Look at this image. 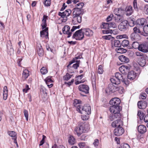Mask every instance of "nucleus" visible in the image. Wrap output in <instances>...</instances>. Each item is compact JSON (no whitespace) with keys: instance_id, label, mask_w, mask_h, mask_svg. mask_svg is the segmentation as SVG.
Returning <instances> with one entry per match:
<instances>
[{"instance_id":"f257e3e1","label":"nucleus","mask_w":148,"mask_h":148,"mask_svg":"<svg viewBox=\"0 0 148 148\" xmlns=\"http://www.w3.org/2000/svg\"><path fill=\"white\" fill-rule=\"evenodd\" d=\"M121 100L118 98H114L112 99L110 101V104L112 105L110 107L109 110L111 112L120 111L121 110V107L119 106L121 103Z\"/></svg>"},{"instance_id":"f03ea898","label":"nucleus","mask_w":148,"mask_h":148,"mask_svg":"<svg viewBox=\"0 0 148 148\" xmlns=\"http://www.w3.org/2000/svg\"><path fill=\"white\" fill-rule=\"evenodd\" d=\"M88 125L80 123L75 128V132L78 136H79L84 132H87L89 129Z\"/></svg>"},{"instance_id":"7ed1b4c3","label":"nucleus","mask_w":148,"mask_h":148,"mask_svg":"<svg viewBox=\"0 0 148 148\" xmlns=\"http://www.w3.org/2000/svg\"><path fill=\"white\" fill-rule=\"evenodd\" d=\"M91 107L89 105H85L82 107L81 105H79L77 106L76 110L81 114L89 115L91 114Z\"/></svg>"},{"instance_id":"20e7f679","label":"nucleus","mask_w":148,"mask_h":148,"mask_svg":"<svg viewBox=\"0 0 148 148\" xmlns=\"http://www.w3.org/2000/svg\"><path fill=\"white\" fill-rule=\"evenodd\" d=\"M124 76L119 72L115 73V76H113L110 79L111 82L113 84L116 85H118L120 84L121 81H124Z\"/></svg>"},{"instance_id":"39448f33","label":"nucleus","mask_w":148,"mask_h":148,"mask_svg":"<svg viewBox=\"0 0 148 148\" xmlns=\"http://www.w3.org/2000/svg\"><path fill=\"white\" fill-rule=\"evenodd\" d=\"M111 112V110H109L111 113L109 115V119L112 121L115 119H120L121 117V113L120 112V111H115Z\"/></svg>"},{"instance_id":"423d86ee","label":"nucleus","mask_w":148,"mask_h":148,"mask_svg":"<svg viewBox=\"0 0 148 148\" xmlns=\"http://www.w3.org/2000/svg\"><path fill=\"white\" fill-rule=\"evenodd\" d=\"M84 38V33L82 29L76 31L73 34L72 38L77 40H82Z\"/></svg>"},{"instance_id":"0eeeda50","label":"nucleus","mask_w":148,"mask_h":148,"mask_svg":"<svg viewBox=\"0 0 148 148\" xmlns=\"http://www.w3.org/2000/svg\"><path fill=\"white\" fill-rule=\"evenodd\" d=\"M119 29L121 31H125L129 28L128 21L126 20L122 21L118 26Z\"/></svg>"},{"instance_id":"6e6552de","label":"nucleus","mask_w":148,"mask_h":148,"mask_svg":"<svg viewBox=\"0 0 148 148\" xmlns=\"http://www.w3.org/2000/svg\"><path fill=\"white\" fill-rule=\"evenodd\" d=\"M79 90L85 94H87L89 93V88L88 86L84 84L80 85L78 88Z\"/></svg>"},{"instance_id":"1a4fd4ad","label":"nucleus","mask_w":148,"mask_h":148,"mask_svg":"<svg viewBox=\"0 0 148 148\" xmlns=\"http://www.w3.org/2000/svg\"><path fill=\"white\" fill-rule=\"evenodd\" d=\"M111 125L113 127H120L123 125V122L120 118L113 122Z\"/></svg>"},{"instance_id":"9d476101","label":"nucleus","mask_w":148,"mask_h":148,"mask_svg":"<svg viewBox=\"0 0 148 148\" xmlns=\"http://www.w3.org/2000/svg\"><path fill=\"white\" fill-rule=\"evenodd\" d=\"M138 50L144 53L148 52V44L146 43L140 45Z\"/></svg>"},{"instance_id":"9b49d317","label":"nucleus","mask_w":148,"mask_h":148,"mask_svg":"<svg viewBox=\"0 0 148 148\" xmlns=\"http://www.w3.org/2000/svg\"><path fill=\"white\" fill-rule=\"evenodd\" d=\"M124 132V130L122 127H116L114 131V134L116 136L122 135Z\"/></svg>"},{"instance_id":"f8f14e48","label":"nucleus","mask_w":148,"mask_h":148,"mask_svg":"<svg viewBox=\"0 0 148 148\" xmlns=\"http://www.w3.org/2000/svg\"><path fill=\"white\" fill-rule=\"evenodd\" d=\"M116 86H114L113 84H109L108 87L106 89V92L108 93L110 92H114L116 91Z\"/></svg>"},{"instance_id":"ddd939ff","label":"nucleus","mask_w":148,"mask_h":148,"mask_svg":"<svg viewBox=\"0 0 148 148\" xmlns=\"http://www.w3.org/2000/svg\"><path fill=\"white\" fill-rule=\"evenodd\" d=\"M130 68L127 66L122 65L119 68V70L120 72L124 75V77H125V74L128 72L129 71Z\"/></svg>"},{"instance_id":"4468645a","label":"nucleus","mask_w":148,"mask_h":148,"mask_svg":"<svg viewBox=\"0 0 148 148\" xmlns=\"http://www.w3.org/2000/svg\"><path fill=\"white\" fill-rule=\"evenodd\" d=\"M83 32L85 35L87 36H91L93 35V32L89 28H82Z\"/></svg>"},{"instance_id":"2eb2a0df","label":"nucleus","mask_w":148,"mask_h":148,"mask_svg":"<svg viewBox=\"0 0 148 148\" xmlns=\"http://www.w3.org/2000/svg\"><path fill=\"white\" fill-rule=\"evenodd\" d=\"M70 27L68 25L65 26L62 29L63 32L64 34H68V38H69L71 35V32H70Z\"/></svg>"},{"instance_id":"dca6fc26","label":"nucleus","mask_w":148,"mask_h":148,"mask_svg":"<svg viewBox=\"0 0 148 148\" xmlns=\"http://www.w3.org/2000/svg\"><path fill=\"white\" fill-rule=\"evenodd\" d=\"M137 105L139 108L144 109L147 107V103L145 101H140L138 102Z\"/></svg>"},{"instance_id":"f3484780","label":"nucleus","mask_w":148,"mask_h":148,"mask_svg":"<svg viewBox=\"0 0 148 148\" xmlns=\"http://www.w3.org/2000/svg\"><path fill=\"white\" fill-rule=\"evenodd\" d=\"M136 76V73L132 71L129 72L127 75L128 79L130 80H132L134 79Z\"/></svg>"},{"instance_id":"a211bd4d","label":"nucleus","mask_w":148,"mask_h":148,"mask_svg":"<svg viewBox=\"0 0 148 148\" xmlns=\"http://www.w3.org/2000/svg\"><path fill=\"white\" fill-rule=\"evenodd\" d=\"M138 132L140 133L143 134L146 132L147 128L145 125H141L138 126Z\"/></svg>"},{"instance_id":"6ab92c4d","label":"nucleus","mask_w":148,"mask_h":148,"mask_svg":"<svg viewBox=\"0 0 148 148\" xmlns=\"http://www.w3.org/2000/svg\"><path fill=\"white\" fill-rule=\"evenodd\" d=\"M119 60L123 63H127L129 62V59L124 55H121L119 57Z\"/></svg>"},{"instance_id":"aec40b11","label":"nucleus","mask_w":148,"mask_h":148,"mask_svg":"<svg viewBox=\"0 0 148 148\" xmlns=\"http://www.w3.org/2000/svg\"><path fill=\"white\" fill-rule=\"evenodd\" d=\"M37 50L38 55L39 56H42L43 55L44 53L43 50L40 44L37 45Z\"/></svg>"},{"instance_id":"412c9836","label":"nucleus","mask_w":148,"mask_h":148,"mask_svg":"<svg viewBox=\"0 0 148 148\" xmlns=\"http://www.w3.org/2000/svg\"><path fill=\"white\" fill-rule=\"evenodd\" d=\"M146 58H139L138 64L139 65L142 67L144 66L146 62Z\"/></svg>"},{"instance_id":"4be33fe9","label":"nucleus","mask_w":148,"mask_h":148,"mask_svg":"<svg viewBox=\"0 0 148 148\" xmlns=\"http://www.w3.org/2000/svg\"><path fill=\"white\" fill-rule=\"evenodd\" d=\"M121 45L124 47H127L129 49H131V47L129 46V41L127 40H124L122 42Z\"/></svg>"},{"instance_id":"5701e85b","label":"nucleus","mask_w":148,"mask_h":148,"mask_svg":"<svg viewBox=\"0 0 148 148\" xmlns=\"http://www.w3.org/2000/svg\"><path fill=\"white\" fill-rule=\"evenodd\" d=\"M114 21L118 23H119L123 19V17L121 14L116 15L114 17Z\"/></svg>"},{"instance_id":"b1692460","label":"nucleus","mask_w":148,"mask_h":148,"mask_svg":"<svg viewBox=\"0 0 148 148\" xmlns=\"http://www.w3.org/2000/svg\"><path fill=\"white\" fill-rule=\"evenodd\" d=\"M133 12L132 7L131 6H129L127 8L125 12V14L127 16L130 15Z\"/></svg>"},{"instance_id":"393cba45","label":"nucleus","mask_w":148,"mask_h":148,"mask_svg":"<svg viewBox=\"0 0 148 148\" xmlns=\"http://www.w3.org/2000/svg\"><path fill=\"white\" fill-rule=\"evenodd\" d=\"M8 92L7 87V86H5L3 88V99L4 100H6L7 99L8 97Z\"/></svg>"},{"instance_id":"a878e982","label":"nucleus","mask_w":148,"mask_h":148,"mask_svg":"<svg viewBox=\"0 0 148 148\" xmlns=\"http://www.w3.org/2000/svg\"><path fill=\"white\" fill-rule=\"evenodd\" d=\"M112 45H114L116 47H120L121 46V44L119 40H114V41L111 40Z\"/></svg>"},{"instance_id":"bb28decb","label":"nucleus","mask_w":148,"mask_h":148,"mask_svg":"<svg viewBox=\"0 0 148 148\" xmlns=\"http://www.w3.org/2000/svg\"><path fill=\"white\" fill-rule=\"evenodd\" d=\"M82 11L81 9H75V10L73 12V16H79L81 15V14Z\"/></svg>"},{"instance_id":"cd10ccee","label":"nucleus","mask_w":148,"mask_h":148,"mask_svg":"<svg viewBox=\"0 0 148 148\" xmlns=\"http://www.w3.org/2000/svg\"><path fill=\"white\" fill-rule=\"evenodd\" d=\"M68 142L71 145H73L75 143V139L73 136H70L68 139Z\"/></svg>"},{"instance_id":"c85d7f7f","label":"nucleus","mask_w":148,"mask_h":148,"mask_svg":"<svg viewBox=\"0 0 148 148\" xmlns=\"http://www.w3.org/2000/svg\"><path fill=\"white\" fill-rule=\"evenodd\" d=\"M139 35L135 33H132L130 36V37L132 40H136L138 39V37Z\"/></svg>"},{"instance_id":"c756f323","label":"nucleus","mask_w":148,"mask_h":148,"mask_svg":"<svg viewBox=\"0 0 148 148\" xmlns=\"http://www.w3.org/2000/svg\"><path fill=\"white\" fill-rule=\"evenodd\" d=\"M136 54L137 56H139L138 59L141 58H146V56L145 54H144L141 52L138 51L136 52Z\"/></svg>"},{"instance_id":"7c9ffc66","label":"nucleus","mask_w":148,"mask_h":148,"mask_svg":"<svg viewBox=\"0 0 148 148\" xmlns=\"http://www.w3.org/2000/svg\"><path fill=\"white\" fill-rule=\"evenodd\" d=\"M48 28H46L45 29L42 30L40 32V37H43L44 36V35L45 34V33L47 34L46 35L47 36H48Z\"/></svg>"},{"instance_id":"2f4dec72","label":"nucleus","mask_w":148,"mask_h":148,"mask_svg":"<svg viewBox=\"0 0 148 148\" xmlns=\"http://www.w3.org/2000/svg\"><path fill=\"white\" fill-rule=\"evenodd\" d=\"M22 75L23 77L26 79L29 76V71L27 69H25L23 71Z\"/></svg>"},{"instance_id":"473e14b6","label":"nucleus","mask_w":148,"mask_h":148,"mask_svg":"<svg viewBox=\"0 0 148 148\" xmlns=\"http://www.w3.org/2000/svg\"><path fill=\"white\" fill-rule=\"evenodd\" d=\"M115 50L118 53H125L127 51L126 49L122 48H116Z\"/></svg>"},{"instance_id":"72a5a7b5","label":"nucleus","mask_w":148,"mask_h":148,"mask_svg":"<svg viewBox=\"0 0 148 148\" xmlns=\"http://www.w3.org/2000/svg\"><path fill=\"white\" fill-rule=\"evenodd\" d=\"M122 10L120 8H118L115 9L114 11V14L116 15H119L121 13Z\"/></svg>"},{"instance_id":"f704fd0d","label":"nucleus","mask_w":148,"mask_h":148,"mask_svg":"<svg viewBox=\"0 0 148 148\" xmlns=\"http://www.w3.org/2000/svg\"><path fill=\"white\" fill-rule=\"evenodd\" d=\"M140 45L137 42H134L132 43V47H131V49L134 48L135 49H138Z\"/></svg>"},{"instance_id":"c9c22d12","label":"nucleus","mask_w":148,"mask_h":148,"mask_svg":"<svg viewBox=\"0 0 148 148\" xmlns=\"http://www.w3.org/2000/svg\"><path fill=\"white\" fill-rule=\"evenodd\" d=\"M80 58V56H78L77 57H75V58H73V59L71 61L69 62V64L67 66V67H68L71 64L77 61L76 60Z\"/></svg>"},{"instance_id":"e433bc0d","label":"nucleus","mask_w":148,"mask_h":148,"mask_svg":"<svg viewBox=\"0 0 148 148\" xmlns=\"http://www.w3.org/2000/svg\"><path fill=\"white\" fill-rule=\"evenodd\" d=\"M8 134L10 136L13 138V139L14 140L16 139V134L14 131H10L8 132Z\"/></svg>"},{"instance_id":"4c0bfd02","label":"nucleus","mask_w":148,"mask_h":148,"mask_svg":"<svg viewBox=\"0 0 148 148\" xmlns=\"http://www.w3.org/2000/svg\"><path fill=\"white\" fill-rule=\"evenodd\" d=\"M51 78V76H49L44 79V80L45 81L46 84H49V83H52L53 82Z\"/></svg>"},{"instance_id":"58836bf2","label":"nucleus","mask_w":148,"mask_h":148,"mask_svg":"<svg viewBox=\"0 0 148 148\" xmlns=\"http://www.w3.org/2000/svg\"><path fill=\"white\" fill-rule=\"evenodd\" d=\"M116 91H118L120 93H122L124 91V88H123L121 86H116Z\"/></svg>"},{"instance_id":"ea45409f","label":"nucleus","mask_w":148,"mask_h":148,"mask_svg":"<svg viewBox=\"0 0 148 148\" xmlns=\"http://www.w3.org/2000/svg\"><path fill=\"white\" fill-rule=\"evenodd\" d=\"M101 27L102 28H103L106 29H109L110 27L109 23H103L102 25L101 26Z\"/></svg>"},{"instance_id":"a19ab883","label":"nucleus","mask_w":148,"mask_h":148,"mask_svg":"<svg viewBox=\"0 0 148 148\" xmlns=\"http://www.w3.org/2000/svg\"><path fill=\"white\" fill-rule=\"evenodd\" d=\"M74 17V19L77 20V21L78 23H80L82 22V16L81 15L73 16Z\"/></svg>"},{"instance_id":"79ce46f5","label":"nucleus","mask_w":148,"mask_h":148,"mask_svg":"<svg viewBox=\"0 0 148 148\" xmlns=\"http://www.w3.org/2000/svg\"><path fill=\"white\" fill-rule=\"evenodd\" d=\"M137 115L139 117L140 120H142L143 119L144 114L141 111L139 110L138 111Z\"/></svg>"},{"instance_id":"37998d69","label":"nucleus","mask_w":148,"mask_h":148,"mask_svg":"<svg viewBox=\"0 0 148 148\" xmlns=\"http://www.w3.org/2000/svg\"><path fill=\"white\" fill-rule=\"evenodd\" d=\"M71 75H69L68 73H67L66 75H65L63 77V79L64 80L68 81L71 78Z\"/></svg>"},{"instance_id":"c03bdc74","label":"nucleus","mask_w":148,"mask_h":148,"mask_svg":"<svg viewBox=\"0 0 148 148\" xmlns=\"http://www.w3.org/2000/svg\"><path fill=\"white\" fill-rule=\"evenodd\" d=\"M40 72L42 74L45 75L47 73L48 71L45 67H43L40 69Z\"/></svg>"},{"instance_id":"a18cd8bd","label":"nucleus","mask_w":148,"mask_h":148,"mask_svg":"<svg viewBox=\"0 0 148 148\" xmlns=\"http://www.w3.org/2000/svg\"><path fill=\"white\" fill-rule=\"evenodd\" d=\"M135 21V20L134 18L131 19L129 21V22H128L129 26L131 27L134 26Z\"/></svg>"},{"instance_id":"49530a36","label":"nucleus","mask_w":148,"mask_h":148,"mask_svg":"<svg viewBox=\"0 0 148 148\" xmlns=\"http://www.w3.org/2000/svg\"><path fill=\"white\" fill-rule=\"evenodd\" d=\"M103 70L102 66L101 65H99L98 67L97 72L99 74H101L103 73Z\"/></svg>"},{"instance_id":"de8ad7c7","label":"nucleus","mask_w":148,"mask_h":148,"mask_svg":"<svg viewBox=\"0 0 148 148\" xmlns=\"http://www.w3.org/2000/svg\"><path fill=\"white\" fill-rule=\"evenodd\" d=\"M84 5V4L83 3H80L77 4L76 5V6L77 7L76 8L79 9H81L83 7Z\"/></svg>"},{"instance_id":"09e8293b","label":"nucleus","mask_w":148,"mask_h":148,"mask_svg":"<svg viewBox=\"0 0 148 148\" xmlns=\"http://www.w3.org/2000/svg\"><path fill=\"white\" fill-rule=\"evenodd\" d=\"M109 23L110 27H112L113 28L117 27V25L114 22H110Z\"/></svg>"},{"instance_id":"8fccbe9b","label":"nucleus","mask_w":148,"mask_h":148,"mask_svg":"<svg viewBox=\"0 0 148 148\" xmlns=\"http://www.w3.org/2000/svg\"><path fill=\"white\" fill-rule=\"evenodd\" d=\"M134 33L138 34V33H140L141 32L139 27H135L133 29Z\"/></svg>"},{"instance_id":"3c124183","label":"nucleus","mask_w":148,"mask_h":148,"mask_svg":"<svg viewBox=\"0 0 148 148\" xmlns=\"http://www.w3.org/2000/svg\"><path fill=\"white\" fill-rule=\"evenodd\" d=\"M80 60H77L75 62H76L75 64H73V67L75 69H77V67L79 66V64L80 62Z\"/></svg>"},{"instance_id":"603ef678","label":"nucleus","mask_w":148,"mask_h":148,"mask_svg":"<svg viewBox=\"0 0 148 148\" xmlns=\"http://www.w3.org/2000/svg\"><path fill=\"white\" fill-rule=\"evenodd\" d=\"M24 116L26 118L27 121H28V111L26 110H24L23 111Z\"/></svg>"},{"instance_id":"864d4df0","label":"nucleus","mask_w":148,"mask_h":148,"mask_svg":"<svg viewBox=\"0 0 148 148\" xmlns=\"http://www.w3.org/2000/svg\"><path fill=\"white\" fill-rule=\"evenodd\" d=\"M114 15L113 14H111L108 16L106 19V21L107 22H109L112 20V18H114Z\"/></svg>"},{"instance_id":"5fc2aeb1","label":"nucleus","mask_w":148,"mask_h":148,"mask_svg":"<svg viewBox=\"0 0 148 148\" xmlns=\"http://www.w3.org/2000/svg\"><path fill=\"white\" fill-rule=\"evenodd\" d=\"M81 102V101L79 100H78L77 99H75L74 101V102L73 103L74 106L76 107V108H77V106L78 105H79V104L80 103V102Z\"/></svg>"},{"instance_id":"6e6d98bb","label":"nucleus","mask_w":148,"mask_h":148,"mask_svg":"<svg viewBox=\"0 0 148 148\" xmlns=\"http://www.w3.org/2000/svg\"><path fill=\"white\" fill-rule=\"evenodd\" d=\"M119 148H130L129 145L126 143H123L121 144Z\"/></svg>"},{"instance_id":"4d7b16f0","label":"nucleus","mask_w":148,"mask_h":148,"mask_svg":"<svg viewBox=\"0 0 148 148\" xmlns=\"http://www.w3.org/2000/svg\"><path fill=\"white\" fill-rule=\"evenodd\" d=\"M65 15L66 16H69L71 13V11L70 9H67L64 12Z\"/></svg>"},{"instance_id":"13d9d810","label":"nucleus","mask_w":148,"mask_h":148,"mask_svg":"<svg viewBox=\"0 0 148 148\" xmlns=\"http://www.w3.org/2000/svg\"><path fill=\"white\" fill-rule=\"evenodd\" d=\"M89 115L84 114L82 116V119L84 121H85L88 120L89 118V116H88Z\"/></svg>"},{"instance_id":"bf43d9fd","label":"nucleus","mask_w":148,"mask_h":148,"mask_svg":"<svg viewBox=\"0 0 148 148\" xmlns=\"http://www.w3.org/2000/svg\"><path fill=\"white\" fill-rule=\"evenodd\" d=\"M47 16H46L45 15H44L43 16V19L42 20V24L43 25H47L46 23V19L47 18Z\"/></svg>"},{"instance_id":"052dcab7","label":"nucleus","mask_w":148,"mask_h":148,"mask_svg":"<svg viewBox=\"0 0 148 148\" xmlns=\"http://www.w3.org/2000/svg\"><path fill=\"white\" fill-rule=\"evenodd\" d=\"M143 29L145 33L146 34H148V24L145 25Z\"/></svg>"},{"instance_id":"680f3d73","label":"nucleus","mask_w":148,"mask_h":148,"mask_svg":"<svg viewBox=\"0 0 148 148\" xmlns=\"http://www.w3.org/2000/svg\"><path fill=\"white\" fill-rule=\"evenodd\" d=\"M50 0H45L44 2L45 5L47 6H49L51 4Z\"/></svg>"},{"instance_id":"e2e57ef3","label":"nucleus","mask_w":148,"mask_h":148,"mask_svg":"<svg viewBox=\"0 0 148 148\" xmlns=\"http://www.w3.org/2000/svg\"><path fill=\"white\" fill-rule=\"evenodd\" d=\"M46 138V137L44 135H42V138L40 142V144L39 146L42 145L44 143L45 141V140Z\"/></svg>"},{"instance_id":"0e129e2a","label":"nucleus","mask_w":148,"mask_h":148,"mask_svg":"<svg viewBox=\"0 0 148 148\" xmlns=\"http://www.w3.org/2000/svg\"><path fill=\"white\" fill-rule=\"evenodd\" d=\"M102 38L106 40H110L112 38L110 35L103 36H102Z\"/></svg>"},{"instance_id":"69168bd1","label":"nucleus","mask_w":148,"mask_h":148,"mask_svg":"<svg viewBox=\"0 0 148 148\" xmlns=\"http://www.w3.org/2000/svg\"><path fill=\"white\" fill-rule=\"evenodd\" d=\"M112 30H102V32L104 34H107L109 33H112Z\"/></svg>"},{"instance_id":"338daca9","label":"nucleus","mask_w":148,"mask_h":148,"mask_svg":"<svg viewBox=\"0 0 148 148\" xmlns=\"http://www.w3.org/2000/svg\"><path fill=\"white\" fill-rule=\"evenodd\" d=\"M147 94L145 93H142L140 94V97L142 99H145L147 97Z\"/></svg>"},{"instance_id":"774afa93","label":"nucleus","mask_w":148,"mask_h":148,"mask_svg":"<svg viewBox=\"0 0 148 148\" xmlns=\"http://www.w3.org/2000/svg\"><path fill=\"white\" fill-rule=\"evenodd\" d=\"M99 142V140L97 139H95L94 140V141L93 143V144L95 147L97 146L98 145Z\"/></svg>"}]
</instances>
